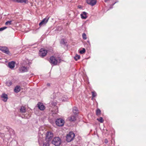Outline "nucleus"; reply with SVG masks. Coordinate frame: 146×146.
I'll list each match as a JSON object with an SVG mask.
<instances>
[{"label":"nucleus","instance_id":"f257e3e1","mask_svg":"<svg viewBox=\"0 0 146 146\" xmlns=\"http://www.w3.org/2000/svg\"><path fill=\"white\" fill-rule=\"evenodd\" d=\"M38 137V142L40 145L43 144V146H49V141L44 139L43 134L39 132Z\"/></svg>","mask_w":146,"mask_h":146},{"label":"nucleus","instance_id":"f03ea898","mask_svg":"<svg viewBox=\"0 0 146 146\" xmlns=\"http://www.w3.org/2000/svg\"><path fill=\"white\" fill-rule=\"evenodd\" d=\"M49 62L52 65H56L60 62V59L52 56L50 58Z\"/></svg>","mask_w":146,"mask_h":146},{"label":"nucleus","instance_id":"7ed1b4c3","mask_svg":"<svg viewBox=\"0 0 146 146\" xmlns=\"http://www.w3.org/2000/svg\"><path fill=\"white\" fill-rule=\"evenodd\" d=\"M61 143V140L60 138L55 137L52 139V143L55 146H59Z\"/></svg>","mask_w":146,"mask_h":146},{"label":"nucleus","instance_id":"20e7f679","mask_svg":"<svg viewBox=\"0 0 146 146\" xmlns=\"http://www.w3.org/2000/svg\"><path fill=\"white\" fill-rule=\"evenodd\" d=\"M75 136V134L74 133L72 132H70L66 135V141L69 142L71 141L74 139Z\"/></svg>","mask_w":146,"mask_h":146},{"label":"nucleus","instance_id":"39448f33","mask_svg":"<svg viewBox=\"0 0 146 146\" xmlns=\"http://www.w3.org/2000/svg\"><path fill=\"white\" fill-rule=\"evenodd\" d=\"M44 135H43V136ZM53 136V134L50 131L47 132L46 136H44V137H43V139L44 140H49L50 141L52 139Z\"/></svg>","mask_w":146,"mask_h":146},{"label":"nucleus","instance_id":"423d86ee","mask_svg":"<svg viewBox=\"0 0 146 146\" xmlns=\"http://www.w3.org/2000/svg\"><path fill=\"white\" fill-rule=\"evenodd\" d=\"M56 125L59 126H63L64 123V120L61 118L57 119L55 121Z\"/></svg>","mask_w":146,"mask_h":146},{"label":"nucleus","instance_id":"0eeeda50","mask_svg":"<svg viewBox=\"0 0 146 146\" xmlns=\"http://www.w3.org/2000/svg\"><path fill=\"white\" fill-rule=\"evenodd\" d=\"M47 51L44 48H41L39 50V55L42 58L45 56L47 53Z\"/></svg>","mask_w":146,"mask_h":146},{"label":"nucleus","instance_id":"6e6552de","mask_svg":"<svg viewBox=\"0 0 146 146\" xmlns=\"http://www.w3.org/2000/svg\"><path fill=\"white\" fill-rule=\"evenodd\" d=\"M0 50L3 52L7 54H9L10 53L8 48L6 46H0Z\"/></svg>","mask_w":146,"mask_h":146},{"label":"nucleus","instance_id":"1a4fd4ad","mask_svg":"<svg viewBox=\"0 0 146 146\" xmlns=\"http://www.w3.org/2000/svg\"><path fill=\"white\" fill-rule=\"evenodd\" d=\"M86 2L90 5L93 6L96 4L97 1L96 0H87Z\"/></svg>","mask_w":146,"mask_h":146},{"label":"nucleus","instance_id":"9d476101","mask_svg":"<svg viewBox=\"0 0 146 146\" xmlns=\"http://www.w3.org/2000/svg\"><path fill=\"white\" fill-rule=\"evenodd\" d=\"M19 71L21 72H25L27 71L28 68L25 66H21L19 68Z\"/></svg>","mask_w":146,"mask_h":146},{"label":"nucleus","instance_id":"9b49d317","mask_svg":"<svg viewBox=\"0 0 146 146\" xmlns=\"http://www.w3.org/2000/svg\"><path fill=\"white\" fill-rule=\"evenodd\" d=\"M1 100L4 102H6L8 100V96L7 94L3 93L1 96Z\"/></svg>","mask_w":146,"mask_h":146},{"label":"nucleus","instance_id":"f8f14e48","mask_svg":"<svg viewBox=\"0 0 146 146\" xmlns=\"http://www.w3.org/2000/svg\"><path fill=\"white\" fill-rule=\"evenodd\" d=\"M48 20V18H45L44 19L39 23V25L41 27L42 25H45L47 23Z\"/></svg>","mask_w":146,"mask_h":146},{"label":"nucleus","instance_id":"ddd939ff","mask_svg":"<svg viewBox=\"0 0 146 146\" xmlns=\"http://www.w3.org/2000/svg\"><path fill=\"white\" fill-rule=\"evenodd\" d=\"M13 2L18 3H28V0H11Z\"/></svg>","mask_w":146,"mask_h":146},{"label":"nucleus","instance_id":"4468645a","mask_svg":"<svg viewBox=\"0 0 146 146\" xmlns=\"http://www.w3.org/2000/svg\"><path fill=\"white\" fill-rule=\"evenodd\" d=\"M38 108L41 110H43L45 109L44 106L43 104L41 103H38Z\"/></svg>","mask_w":146,"mask_h":146},{"label":"nucleus","instance_id":"2eb2a0df","mask_svg":"<svg viewBox=\"0 0 146 146\" xmlns=\"http://www.w3.org/2000/svg\"><path fill=\"white\" fill-rule=\"evenodd\" d=\"M15 62L13 61L9 62L8 63V67L11 69L13 68L15 66Z\"/></svg>","mask_w":146,"mask_h":146},{"label":"nucleus","instance_id":"dca6fc26","mask_svg":"<svg viewBox=\"0 0 146 146\" xmlns=\"http://www.w3.org/2000/svg\"><path fill=\"white\" fill-rule=\"evenodd\" d=\"M21 87L20 86H17L15 88L14 91L15 92L17 93L21 90Z\"/></svg>","mask_w":146,"mask_h":146},{"label":"nucleus","instance_id":"f3484780","mask_svg":"<svg viewBox=\"0 0 146 146\" xmlns=\"http://www.w3.org/2000/svg\"><path fill=\"white\" fill-rule=\"evenodd\" d=\"M81 18L83 19H86L87 18V13L85 12H83L80 14Z\"/></svg>","mask_w":146,"mask_h":146},{"label":"nucleus","instance_id":"a211bd4d","mask_svg":"<svg viewBox=\"0 0 146 146\" xmlns=\"http://www.w3.org/2000/svg\"><path fill=\"white\" fill-rule=\"evenodd\" d=\"M26 108L24 106H21L20 109V112L22 113H25L26 111Z\"/></svg>","mask_w":146,"mask_h":146},{"label":"nucleus","instance_id":"6ab92c4d","mask_svg":"<svg viewBox=\"0 0 146 146\" xmlns=\"http://www.w3.org/2000/svg\"><path fill=\"white\" fill-rule=\"evenodd\" d=\"M73 112L75 115H77L78 113V109L76 107H74L73 108Z\"/></svg>","mask_w":146,"mask_h":146},{"label":"nucleus","instance_id":"aec40b11","mask_svg":"<svg viewBox=\"0 0 146 146\" xmlns=\"http://www.w3.org/2000/svg\"><path fill=\"white\" fill-rule=\"evenodd\" d=\"M69 120L70 121H74L76 120V117L74 115H71L69 117Z\"/></svg>","mask_w":146,"mask_h":146},{"label":"nucleus","instance_id":"412c9836","mask_svg":"<svg viewBox=\"0 0 146 146\" xmlns=\"http://www.w3.org/2000/svg\"><path fill=\"white\" fill-rule=\"evenodd\" d=\"M61 96H62V98H61V100L62 101H66L67 98V97L66 96L62 95H61Z\"/></svg>","mask_w":146,"mask_h":146},{"label":"nucleus","instance_id":"4be33fe9","mask_svg":"<svg viewBox=\"0 0 146 146\" xmlns=\"http://www.w3.org/2000/svg\"><path fill=\"white\" fill-rule=\"evenodd\" d=\"M12 22V21H7L5 23V25H6L9 26L11 24V23Z\"/></svg>","mask_w":146,"mask_h":146},{"label":"nucleus","instance_id":"5701e85b","mask_svg":"<svg viewBox=\"0 0 146 146\" xmlns=\"http://www.w3.org/2000/svg\"><path fill=\"white\" fill-rule=\"evenodd\" d=\"M80 56L79 55L76 54L75 56L74 57V59L76 60H77L78 59H80Z\"/></svg>","mask_w":146,"mask_h":146},{"label":"nucleus","instance_id":"b1692460","mask_svg":"<svg viewBox=\"0 0 146 146\" xmlns=\"http://www.w3.org/2000/svg\"><path fill=\"white\" fill-rule=\"evenodd\" d=\"M97 120L101 123H102L104 121L103 118L102 117H100L99 118H98Z\"/></svg>","mask_w":146,"mask_h":146},{"label":"nucleus","instance_id":"393cba45","mask_svg":"<svg viewBox=\"0 0 146 146\" xmlns=\"http://www.w3.org/2000/svg\"><path fill=\"white\" fill-rule=\"evenodd\" d=\"M12 82L10 81H7L6 82V84L8 86H9L12 85Z\"/></svg>","mask_w":146,"mask_h":146},{"label":"nucleus","instance_id":"a878e982","mask_svg":"<svg viewBox=\"0 0 146 146\" xmlns=\"http://www.w3.org/2000/svg\"><path fill=\"white\" fill-rule=\"evenodd\" d=\"M92 94L93 98L97 96V94L95 91L92 92Z\"/></svg>","mask_w":146,"mask_h":146},{"label":"nucleus","instance_id":"bb28decb","mask_svg":"<svg viewBox=\"0 0 146 146\" xmlns=\"http://www.w3.org/2000/svg\"><path fill=\"white\" fill-rule=\"evenodd\" d=\"M101 113V110L99 109H98L96 111V114L97 115L100 114Z\"/></svg>","mask_w":146,"mask_h":146},{"label":"nucleus","instance_id":"cd10ccee","mask_svg":"<svg viewBox=\"0 0 146 146\" xmlns=\"http://www.w3.org/2000/svg\"><path fill=\"white\" fill-rule=\"evenodd\" d=\"M86 52V50L85 48H83L82 50L80 51V53L82 54Z\"/></svg>","mask_w":146,"mask_h":146},{"label":"nucleus","instance_id":"c85d7f7f","mask_svg":"<svg viewBox=\"0 0 146 146\" xmlns=\"http://www.w3.org/2000/svg\"><path fill=\"white\" fill-rule=\"evenodd\" d=\"M82 37L83 39H84V40H86V39L87 37L86 36V35L85 33H84L83 34Z\"/></svg>","mask_w":146,"mask_h":146},{"label":"nucleus","instance_id":"c756f323","mask_svg":"<svg viewBox=\"0 0 146 146\" xmlns=\"http://www.w3.org/2000/svg\"><path fill=\"white\" fill-rule=\"evenodd\" d=\"M7 28V27H4L0 28V31H2L4 30Z\"/></svg>","mask_w":146,"mask_h":146},{"label":"nucleus","instance_id":"7c9ffc66","mask_svg":"<svg viewBox=\"0 0 146 146\" xmlns=\"http://www.w3.org/2000/svg\"><path fill=\"white\" fill-rule=\"evenodd\" d=\"M52 105L53 106H55L56 105V102H51Z\"/></svg>","mask_w":146,"mask_h":146},{"label":"nucleus","instance_id":"2f4dec72","mask_svg":"<svg viewBox=\"0 0 146 146\" xmlns=\"http://www.w3.org/2000/svg\"><path fill=\"white\" fill-rule=\"evenodd\" d=\"M60 43L61 44H65V41H64V40L63 39L61 41Z\"/></svg>","mask_w":146,"mask_h":146},{"label":"nucleus","instance_id":"473e14b6","mask_svg":"<svg viewBox=\"0 0 146 146\" xmlns=\"http://www.w3.org/2000/svg\"><path fill=\"white\" fill-rule=\"evenodd\" d=\"M104 142L106 143H107L108 142V140L107 139H105Z\"/></svg>","mask_w":146,"mask_h":146},{"label":"nucleus","instance_id":"72a5a7b5","mask_svg":"<svg viewBox=\"0 0 146 146\" xmlns=\"http://www.w3.org/2000/svg\"><path fill=\"white\" fill-rule=\"evenodd\" d=\"M78 8L80 9H82V7L80 5H78Z\"/></svg>","mask_w":146,"mask_h":146},{"label":"nucleus","instance_id":"f704fd0d","mask_svg":"<svg viewBox=\"0 0 146 146\" xmlns=\"http://www.w3.org/2000/svg\"><path fill=\"white\" fill-rule=\"evenodd\" d=\"M117 2H118V1H116L115 2V3H113V4H112V5H111V6H113L114 5V4L116 3H117Z\"/></svg>","mask_w":146,"mask_h":146},{"label":"nucleus","instance_id":"c9c22d12","mask_svg":"<svg viewBox=\"0 0 146 146\" xmlns=\"http://www.w3.org/2000/svg\"><path fill=\"white\" fill-rule=\"evenodd\" d=\"M47 85L48 86H50V83H48L47 84Z\"/></svg>","mask_w":146,"mask_h":146},{"label":"nucleus","instance_id":"e433bc0d","mask_svg":"<svg viewBox=\"0 0 146 146\" xmlns=\"http://www.w3.org/2000/svg\"><path fill=\"white\" fill-rule=\"evenodd\" d=\"M112 8H113V6H112L111 5L110 8V9H111Z\"/></svg>","mask_w":146,"mask_h":146},{"label":"nucleus","instance_id":"4c0bfd02","mask_svg":"<svg viewBox=\"0 0 146 146\" xmlns=\"http://www.w3.org/2000/svg\"><path fill=\"white\" fill-rule=\"evenodd\" d=\"M87 42H88V43L89 44H90V42L89 41H88Z\"/></svg>","mask_w":146,"mask_h":146},{"label":"nucleus","instance_id":"58836bf2","mask_svg":"<svg viewBox=\"0 0 146 146\" xmlns=\"http://www.w3.org/2000/svg\"><path fill=\"white\" fill-rule=\"evenodd\" d=\"M105 2H106V0H105Z\"/></svg>","mask_w":146,"mask_h":146}]
</instances>
